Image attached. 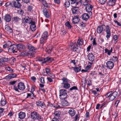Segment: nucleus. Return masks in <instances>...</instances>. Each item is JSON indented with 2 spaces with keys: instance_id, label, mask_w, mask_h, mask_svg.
<instances>
[{
  "instance_id": "dca6fc26",
  "label": "nucleus",
  "mask_w": 121,
  "mask_h": 121,
  "mask_svg": "<svg viewBox=\"0 0 121 121\" xmlns=\"http://www.w3.org/2000/svg\"><path fill=\"white\" fill-rule=\"evenodd\" d=\"M88 60L91 62H93L95 59V57L92 53H89L87 55Z\"/></svg>"
},
{
  "instance_id": "f257e3e1",
  "label": "nucleus",
  "mask_w": 121,
  "mask_h": 121,
  "mask_svg": "<svg viewBox=\"0 0 121 121\" xmlns=\"http://www.w3.org/2000/svg\"><path fill=\"white\" fill-rule=\"evenodd\" d=\"M83 43V40L82 39H79L77 42V43H74L72 45H70L71 49L73 51L78 53H79L81 50V48L79 46L82 45Z\"/></svg>"
},
{
  "instance_id": "423d86ee",
  "label": "nucleus",
  "mask_w": 121,
  "mask_h": 121,
  "mask_svg": "<svg viewBox=\"0 0 121 121\" xmlns=\"http://www.w3.org/2000/svg\"><path fill=\"white\" fill-rule=\"evenodd\" d=\"M66 92V90L63 89L60 90L59 96L60 99H65L66 98L67 96Z\"/></svg>"
},
{
  "instance_id": "13d9d810",
  "label": "nucleus",
  "mask_w": 121,
  "mask_h": 121,
  "mask_svg": "<svg viewBox=\"0 0 121 121\" xmlns=\"http://www.w3.org/2000/svg\"><path fill=\"white\" fill-rule=\"evenodd\" d=\"M113 58H112V59L114 62H115L118 60V58L117 56H113Z\"/></svg>"
},
{
  "instance_id": "f03ea898",
  "label": "nucleus",
  "mask_w": 121,
  "mask_h": 121,
  "mask_svg": "<svg viewBox=\"0 0 121 121\" xmlns=\"http://www.w3.org/2000/svg\"><path fill=\"white\" fill-rule=\"evenodd\" d=\"M31 118L32 119L33 121L37 120L38 121H43V118L41 115H40L39 113L35 111H33L31 113Z\"/></svg>"
},
{
  "instance_id": "a878e982",
  "label": "nucleus",
  "mask_w": 121,
  "mask_h": 121,
  "mask_svg": "<svg viewBox=\"0 0 121 121\" xmlns=\"http://www.w3.org/2000/svg\"><path fill=\"white\" fill-rule=\"evenodd\" d=\"M19 118L21 119H23L26 116V114L23 112H21L18 114Z\"/></svg>"
},
{
  "instance_id": "7c9ffc66",
  "label": "nucleus",
  "mask_w": 121,
  "mask_h": 121,
  "mask_svg": "<svg viewBox=\"0 0 121 121\" xmlns=\"http://www.w3.org/2000/svg\"><path fill=\"white\" fill-rule=\"evenodd\" d=\"M71 4H75L76 6L78 5L79 4L80 1L79 0H70Z\"/></svg>"
},
{
  "instance_id": "f3484780",
  "label": "nucleus",
  "mask_w": 121,
  "mask_h": 121,
  "mask_svg": "<svg viewBox=\"0 0 121 121\" xmlns=\"http://www.w3.org/2000/svg\"><path fill=\"white\" fill-rule=\"evenodd\" d=\"M27 46L28 49L30 51L33 52L32 53H34L35 54V51L36 49L35 48L30 44H28Z\"/></svg>"
},
{
  "instance_id": "5fc2aeb1",
  "label": "nucleus",
  "mask_w": 121,
  "mask_h": 121,
  "mask_svg": "<svg viewBox=\"0 0 121 121\" xmlns=\"http://www.w3.org/2000/svg\"><path fill=\"white\" fill-rule=\"evenodd\" d=\"M106 37L107 39L110 38L111 35V32H106Z\"/></svg>"
},
{
  "instance_id": "6e6552de",
  "label": "nucleus",
  "mask_w": 121,
  "mask_h": 121,
  "mask_svg": "<svg viewBox=\"0 0 121 121\" xmlns=\"http://www.w3.org/2000/svg\"><path fill=\"white\" fill-rule=\"evenodd\" d=\"M16 46L15 44H13L12 46L8 48V51L10 53L12 52L13 53H15L17 52V51H16Z\"/></svg>"
},
{
  "instance_id": "4468645a",
  "label": "nucleus",
  "mask_w": 121,
  "mask_h": 121,
  "mask_svg": "<svg viewBox=\"0 0 121 121\" xmlns=\"http://www.w3.org/2000/svg\"><path fill=\"white\" fill-rule=\"evenodd\" d=\"M105 26L104 25H102L98 26L97 28V33L99 34L101 33L104 29V27Z\"/></svg>"
},
{
  "instance_id": "774afa93",
  "label": "nucleus",
  "mask_w": 121,
  "mask_h": 121,
  "mask_svg": "<svg viewBox=\"0 0 121 121\" xmlns=\"http://www.w3.org/2000/svg\"><path fill=\"white\" fill-rule=\"evenodd\" d=\"M114 22L115 23L117 24V25L121 26V23L118 22L117 21H114Z\"/></svg>"
},
{
  "instance_id": "aec40b11",
  "label": "nucleus",
  "mask_w": 121,
  "mask_h": 121,
  "mask_svg": "<svg viewBox=\"0 0 121 121\" xmlns=\"http://www.w3.org/2000/svg\"><path fill=\"white\" fill-rule=\"evenodd\" d=\"M68 113L71 117L74 116L76 114V111L72 108H71L69 111Z\"/></svg>"
},
{
  "instance_id": "49530a36",
  "label": "nucleus",
  "mask_w": 121,
  "mask_h": 121,
  "mask_svg": "<svg viewBox=\"0 0 121 121\" xmlns=\"http://www.w3.org/2000/svg\"><path fill=\"white\" fill-rule=\"evenodd\" d=\"M45 70L46 73L48 75H50L51 74L50 70L49 68H46Z\"/></svg>"
},
{
  "instance_id": "4be33fe9",
  "label": "nucleus",
  "mask_w": 121,
  "mask_h": 121,
  "mask_svg": "<svg viewBox=\"0 0 121 121\" xmlns=\"http://www.w3.org/2000/svg\"><path fill=\"white\" fill-rule=\"evenodd\" d=\"M24 20L25 23L29 24H30L33 22L32 21L31 19L28 16L24 18Z\"/></svg>"
},
{
  "instance_id": "2eb2a0df",
  "label": "nucleus",
  "mask_w": 121,
  "mask_h": 121,
  "mask_svg": "<svg viewBox=\"0 0 121 121\" xmlns=\"http://www.w3.org/2000/svg\"><path fill=\"white\" fill-rule=\"evenodd\" d=\"M5 29L8 34H9L12 32V29L8 25H6L5 26Z\"/></svg>"
},
{
  "instance_id": "603ef678",
  "label": "nucleus",
  "mask_w": 121,
  "mask_h": 121,
  "mask_svg": "<svg viewBox=\"0 0 121 121\" xmlns=\"http://www.w3.org/2000/svg\"><path fill=\"white\" fill-rule=\"evenodd\" d=\"M6 68L11 73H13L14 72L13 69L11 68L10 67L7 66L6 67Z\"/></svg>"
},
{
  "instance_id": "c03bdc74",
  "label": "nucleus",
  "mask_w": 121,
  "mask_h": 121,
  "mask_svg": "<svg viewBox=\"0 0 121 121\" xmlns=\"http://www.w3.org/2000/svg\"><path fill=\"white\" fill-rule=\"evenodd\" d=\"M52 48L51 47L50 48L48 47L46 48V51L48 52V54H50L52 51Z\"/></svg>"
},
{
  "instance_id": "3c124183",
  "label": "nucleus",
  "mask_w": 121,
  "mask_h": 121,
  "mask_svg": "<svg viewBox=\"0 0 121 121\" xmlns=\"http://www.w3.org/2000/svg\"><path fill=\"white\" fill-rule=\"evenodd\" d=\"M96 74L95 71H92L90 74V76L91 77H93L96 75Z\"/></svg>"
},
{
  "instance_id": "7ed1b4c3",
  "label": "nucleus",
  "mask_w": 121,
  "mask_h": 121,
  "mask_svg": "<svg viewBox=\"0 0 121 121\" xmlns=\"http://www.w3.org/2000/svg\"><path fill=\"white\" fill-rule=\"evenodd\" d=\"M106 97H108L111 101L114 100L118 96V93L116 91H110L105 95Z\"/></svg>"
},
{
  "instance_id": "8fccbe9b",
  "label": "nucleus",
  "mask_w": 121,
  "mask_h": 121,
  "mask_svg": "<svg viewBox=\"0 0 121 121\" xmlns=\"http://www.w3.org/2000/svg\"><path fill=\"white\" fill-rule=\"evenodd\" d=\"M79 113L77 114L74 118V121H76L77 120H79Z\"/></svg>"
},
{
  "instance_id": "e433bc0d",
  "label": "nucleus",
  "mask_w": 121,
  "mask_h": 121,
  "mask_svg": "<svg viewBox=\"0 0 121 121\" xmlns=\"http://www.w3.org/2000/svg\"><path fill=\"white\" fill-rule=\"evenodd\" d=\"M118 36L117 35H114L112 38V40L114 41L115 43H117L118 41Z\"/></svg>"
},
{
  "instance_id": "a19ab883",
  "label": "nucleus",
  "mask_w": 121,
  "mask_h": 121,
  "mask_svg": "<svg viewBox=\"0 0 121 121\" xmlns=\"http://www.w3.org/2000/svg\"><path fill=\"white\" fill-rule=\"evenodd\" d=\"M47 39L41 37L40 39V43L41 44H43L45 43Z\"/></svg>"
},
{
  "instance_id": "052dcab7",
  "label": "nucleus",
  "mask_w": 121,
  "mask_h": 121,
  "mask_svg": "<svg viewBox=\"0 0 121 121\" xmlns=\"http://www.w3.org/2000/svg\"><path fill=\"white\" fill-rule=\"evenodd\" d=\"M78 88L77 86H74L72 87L71 88H70V89L69 90L70 91H72L73 90H77Z\"/></svg>"
},
{
  "instance_id": "9d476101",
  "label": "nucleus",
  "mask_w": 121,
  "mask_h": 121,
  "mask_svg": "<svg viewBox=\"0 0 121 121\" xmlns=\"http://www.w3.org/2000/svg\"><path fill=\"white\" fill-rule=\"evenodd\" d=\"M114 66V64L112 62L109 61L106 63V67L110 69H112Z\"/></svg>"
},
{
  "instance_id": "09e8293b",
  "label": "nucleus",
  "mask_w": 121,
  "mask_h": 121,
  "mask_svg": "<svg viewBox=\"0 0 121 121\" xmlns=\"http://www.w3.org/2000/svg\"><path fill=\"white\" fill-rule=\"evenodd\" d=\"M14 20L16 22H18L20 21L21 19L17 17H14L13 18Z\"/></svg>"
},
{
  "instance_id": "864d4df0",
  "label": "nucleus",
  "mask_w": 121,
  "mask_h": 121,
  "mask_svg": "<svg viewBox=\"0 0 121 121\" xmlns=\"http://www.w3.org/2000/svg\"><path fill=\"white\" fill-rule=\"evenodd\" d=\"M12 2L11 3L10 2H8L5 3V6L6 7H7L10 5L11 7H12Z\"/></svg>"
},
{
  "instance_id": "338daca9",
  "label": "nucleus",
  "mask_w": 121,
  "mask_h": 121,
  "mask_svg": "<svg viewBox=\"0 0 121 121\" xmlns=\"http://www.w3.org/2000/svg\"><path fill=\"white\" fill-rule=\"evenodd\" d=\"M81 84L82 85V86L83 87H85V81H81Z\"/></svg>"
},
{
  "instance_id": "6e6d98bb",
  "label": "nucleus",
  "mask_w": 121,
  "mask_h": 121,
  "mask_svg": "<svg viewBox=\"0 0 121 121\" xmlns=\"http://www.w3.org/2000/svg\"><path fill=\"white\" fill-rule=\"evenodd\" d=\"M40 82L42 84H44L45 83L44 78L42 77L40 78Z\"/></svg>"
},
{
  "instance_id": "f8f14e48",
  "label": "nucleus",
  "mask_w": 121,
  "mask_h": 121,
  "mask_svg": "<svg viewBox=\"0 0 121 121\" xmlns=\"http://www.w3.org/2000/svg\"><path fill=\"white\" fill-rule=\"evenodd\" d=\"M43 12L44 15L46 17L48 18L50 17L49 13L48 12V10L45 7L43 9Z\"/></svg>"
},
{
  "instance_id": "2f4dec72",
  "label": "nucleus",
  "mask_w": 121,
  "mask_h": 121,
  "mask_svg": "<svg viewBox=\"0 0 121 121\" xmlns=\"http://www.w3.org/2000/svg\"><path fill=\"white\" fill-rule=\"evenodd\" d=\"M61 112L60 111H55L54 114L55 115V116L57 117L58 118L60 119V117Z\"/></svg>"
},
{
  "instance_id": "cd10ccee",
  "label": "nucleus",
  "mask_w": 121,
  "mask_h": 121,
  "mask_svg": "<svg viewBox=\"0 0 121 121\" xmlns=\"http://www.w3.org/2000/svg\"><path fill=\"white\" fill-rule=\"evenodd\" d=\"M16 46L17 48L20 50H23L25 48V46L23 45L20 44H17Z\"/></svg>"
},
{
  "instance_id": "680f3d73",
  "label": "nucleus",
  "mask_w": 121,
  "mask_h": 121,
  "mask_svg": "<svg viewBox=\"0 0 121 121\" xmlns=\"http://www.w3.org/2000/svg\"><path fill=\"white\" fill-rule=\"evenodd\" d=\"M39 61L42 62V63L43 64V62L44 61V58L41 57L39 58L38 59Z\"/></svg>"
},
{
  "instance_id": "0e129e2a",
  "label": "nucleus",
  "mask_w": 121,
  "mask_h": 121,
  "mask_svg": "<svg viewBox=\"0 0 121 121\" xmlns=\"http://www.w3.org/2000/svg\"><path fill=\"white\" fill-rule=\"evenodd\" d=\"M86 83L89 86H90L92 85L91 82V81L88 80L86 81Z\"/></svg>"
},
{
  "instance_id": "20e7f679",
  "label": "nucleus",
  "mask_w": 121,
  "mask_h": 121,
  "mask_svg": "<svg viewBox=\"0 0 121 121\" xmlns=\"http://www.w3.org/2000/svg\"><path fill=\"white\" fill-rule=\"evenodd\" d=\"M25 88V85L24 83L21 82H19L17 86L16 85L13 86V89L16 91L19 92V90L23 91Z\"/></svg>"
},
{
  "instance_id": "393cba45",
  "label": "nucleus",
  "mask_w": 121,
  "mask_h": 121,
  "mask_svg": "<svg viewBox=\"0 0 121 121\" xmlns=\"http://www.w3.org/2000/svg\"><path fill=\"white\" fill-rule=\"evenodd\" d=\"M78 8L77 7H74L71 9L72 13L73 14H77L78 11Z\"/></svg>"
},
{
  "instance_id": "f704fd0d",
  "label": "nucleus",
  "mask_w": 121,
  "mask_h": 121,
  "mask_svg": "<svg viewBox=\"0 0 121 121\" xmlns=\"http://www.w3.org/2000/svg\"><path fill=\"white\" fill-rule=\"evenodd\" d=\"M0 102L1 105L2 106L5 105L6 103V101L4 98H2Z\"/></svg>"
},
{
  "instance_id": "c9c22d12",
  "label": "nucleus",
  "mask_w": 121,
  "mask_h": 121,
  "mask_svg": "<svg viewBox=\"0 0 121 121\" xmlns=\"http://www.w3.org/2000/svg\"><path fill=\"white\" fill-rule=\"evenodd\" d=\"M74 69L75 72L76 73H77L80 71L81 69V66H80L78 67H73L72 68Z\"/></svg>"
},
{
  "instance_id": "e2e57ef3",
  "label": "nucleus",
  "mask_w": 121,
  "mask_h": 121,
  "mask_svg": "<svg viewBox=\"0 0 121 121\" xmlns=\"http://www.w3.org/2000/svg\"><path fill=\"white\" fill-rule=\"evenodd\" d=\"M31 99H35L36 97V95H35L33 92H31Z\"/></svg>"
},
{
  "instance_id": "5701e85b",
  "label": "nucleus",
  "mask_w": 121,
  "mask_h": 121,
  "mask_svg": "<svg viewBox=\"0 0 121 121\" xmlns=\"http://www.w3.org/2000/svg\"><path fill=\"white\" fill-rule=\"evenodd\" d=\"M31 25L30 26V28L31 30L33 31H35L36 29V26L35 25V22H33L30 23Z\"/></svg>"
},
{
  "instance_id": "4c0bfd02",
  "label": "nucleus",
  "mask_w": 121,
  "mask_h": 121,
  "mask_svg": "<svg viewBox=\"0 0 121 121\" xmlns=\"http://www.w3.org/2000/svg\"><path fill=\"white\" fill-rule=\"evenodd\" d=\"M106 29V32H111V28L110 26H109L108 25H106V26H104Z\"/></svg>"
},
{
  "instance_id": "ea45409f",
  "label": "nucleus",
  "mask_w": 121,
  "mask_h": 121,
  "mask_svg": "<svg viewBox=\"0 0 121 121\" xmlns=\"http://www.w3.org/2000/svg\"><path fill=\"white\" fill-rule=\"evenodd\" d=\"M80 1L81 3L84 5V4H88V3L90 1V0H80Z\"/></svg>"
},
{
  "instance_id": "0eeeda50",
  "label": "nucleus",
  "mask_w": 121,
  "mask_h": 121,
  "mask_svg": "<svg viewBox=\"0 0 121 121\" xmlns=\"http://www.w3.org/2000/svg\"><path fill=\"white\" fill-rule=\"evenodd\" d=\"M86 6V11L89 13L90 15H91L92 13L91 12L93 7L91 5L89 4H84Z\"/></svg>"
},
{
  "instance_id": "b1692460",
  "label": "nucleus",
  "mask_w": 121,
  "mask_h": 121,
  "mask_svg": "<svg viewBox=\"0 0 121 121\" xmlns=\"http://www.w3.org/2000/svg\"><path fill=\"white\" fill-rule=\"evenodd\" d=\"M53 60H54V59L53 58L50 57H47L44 58V61L43 62V64L45 63L48 62H51Z\"/></svg>"
},
{
  "instance_id": "c85d7f7f",
  "label": "nucleus",
  "mask_w": 121,
  "mask_h": 121,
  "mask_svg": "<svg viewBox=\"0 0 121 121\" xmlns=\"http://www.w3.org/2000/svg\"><path fill=\"white\" fill-rule=\"evenodd\" d=\"M105 53H107V54L109 56H110L111 54V53L112 52V48H111V49L110 50H109L107 48L105 49L104 50Z\"/></svg>"
},
{
  "instance_id": "9b49d317",
  "label": "nucleus",
  "mask_w": 121,
  "mask_h": 121,
  "mask_svg": "<svg viewBox=\"0 0 121 121\" xmlns=\"http://www.w3.org/2000/svg\"><path fill=\"white\" fill-rule=\"evenodd\" d=\"M36 104L37 106L41 107L42 108H44L46 107V105L43 102L38 100L36 102Z\"/></svg>"
},
{
  "instance_id": "bf43d9fd",
  "label": "nucleus",
  "mask_w": 121,
  "mask_h": 121,
  "mask_svg": "<svg viewBox=\"0 0 121 121\" xmlns=\"http://www.w3.org/2000/svg\"><path fill=\"white\" fill-rule=\"evenodd\" d=\"M6 43L8 45V48L11 46H12L13 45L12 44V43L9 41H8Z\"/></svg>"
},
{
  "instance_id": "ddd939ff",
  "label": "nucleus",
  "mask_w": 121,
  "mask_h": 121,
  "mask_svg": "<svg viewBox=\"0 0 121 121\" xmlns=\"http://www.w3.org/2000/svg\"><path fill=\"white\" fill-rule=\"evenodd\" d=\"M80 19L78 16H74L72 19V23L73 24H76L78 23L79 22Z\"/></svg>"
},
{
  "instance_id": "de8ad7c7",
  "label": "nucleus",
  "mask_w": 121,
  "mask_h": 121,
  "mask_svg": "<svg viewBox=\"0 0 121 121\" xmlns=\"http://www.w3.org/2000/svg\"><path fill=\"white\" fill-rule=\"evenodd\" d=\"M65 7L66 8L68 7H69L70 5V3L69 1L67 0L64 4Z\"/></svg>"
},
{
  "instance_id": "39448f33",
  "label": "nucleus",
  "mask_w": 121,
  "mask_h": 121,
  "mask_svg": "<svg viewBox=\"0 0 121 121\" xmlns=\"http://www.w3.org/2000/svg\"><path fill=\"white\" fill-rule=\"evenodd\" d=\"M63 82L61 83L62 87L66 89H68L70 87V85L69 83V80L65 77L61 79Z\"/></svg>"
},
{
  "instance_id": "1a4fd4ad",
  "label": "nucleus",
  "mask_w": 121,
  "mask_h": 121,
  "mask_svg": "<svg viewBox=\"0 0 121 121\" xmlns=\"http://www.w3.org/2000/svg\"><path fill=\"white\" fill-rule=\"evenodd\" d=\"M12 7H15L16 8H20L21 6V5L20 3L18 1H14L12 2Z\"/></svg>"
},
{
  "instance_id": "bb28decb",
  "label": "nucleus",
  "mask_w": 121,
  "mask_h": 121,
  "mask_svg": "<svg viewBox=\"0 0 121 121\" xmlns=\"http://www.w3.org/2000/svg\"><path fill=\"white\" fill-rule=\"evenodd\" d=\"M116 0H110L107 2L108 5L109 6H113L115 5Z\"/></svg>"
},
{
  "instance_id": "473e14b6",
  "label": "nucleus",
  "mask_w": 121,
  "mask_h": 121,
  "mask_svg": "<svg viewBox=\"0 0 121 121\" xmlns=\"http://www.w3.org/2000/svg\"><path fill=\"white\" fill-rule=\"evenodd\" d=\"M62 105L63 106H66L69 105V103L66 100H63L61 102Z\"/></svg>"
},
{
  "instance_id": "69168bd1",
  "label": "nucleus",
  "mask_w": 121,
  "mask_h": 121,
  "mask_svg": "<svg viewBox=\"0 0 121 121\" xmlns=\"http://www.w3.org/2000/svg\"><path fill=\"white\" fill-rule=\"evenodd\" d=\"M106 106V103L105 102H104L103 103L101 104L100 108L101 109L103 108H104V107Z\"/></svg>"
},
{
  "instance_id": "79ce46f5",
  "label": "nucleus",
  "mask_w": 121,
  "mask_h": 121,
  "mask_svg": "<svg viewBox=\"0 0 121 121\" xmlns=\"http://www.w3.org/2000/svg\"><path fill=\"white\" fill-rule=\"evenodd\" d=\"M65 25L66 27L68 28V29H70L71 28L72 26L70 25L69 22L68 21L65 23Z\"/></svg>"
},
{
  "instance_id": "4d7b16f0",
  "label": "nucleus",
  "mask_w": 121,
  "mask_h": 121,
  "mask_svg": "<svg viewBox=\"0 0 121 121\" xmlns=\"http://www.w3.org/2000/svg\"><path fill=\"white\" fill-rule=\"evenodd\" d=\"M107 0H99V2L101 4H104L106 2Z\"/></svg>"
},
{
  "instance_id": "58836bf2",
  "label": "nucleus",
  "mask_w": 121,
  "mask_h": 121,
  "mask_svg": "<svg viewBox=\"0 0 121 121\" xmlns=\"http://www.w3.org/2000/svg\"><path fill=\"white\" fill-rule=\"evenodd\" d=\"M43 3L44 7H46L49 8L51 6L50 4V3H47L46 1L45 0L44 1H43Z\"/></svg>"
},
{
  "instance_id": "72a5a7b5",
  "label": "nucleus",
  "mask_w": 121,
  "mask_h": 121,
  "mask_svg": "<svg viewBox=\"0 0 121 121\" xmlns=\"http://www.w3.org/2000/svg\"><path fill=\"white\" fill-rule=\"evenodd\" d=\"M17 76V75L15 73L11 74L7 76V78L9 79H11Z\"/></svg>"
},
{
  "instance_id": "37998d69",
  "label": "nucleus",
  "mask_w": 121,
  "mask_h": 121,
  "mask_svg": "<svg viewBox=\"0 0 121 121\" xmlns=\"http://www.w3.org/2000/svg\"><path fill=\"white\" fill-rule=\"evenodd\" d=\"M48 34V32L47 31H45L43 33L42 37L47 39Z\"/></svg>"
},
{
  "instance_id": "a18cd8bd",
  "label": "nucleus",
  "mask_w": 121,
  "mask_h": 121,
  "mask_svg": "<svg viewBox=\"0 0 121 121\" xmlns=\"http://www.w3.org/2000/svg\"><path fill=\"white\" fill-rule=\"evenodd\" d=\"M1 61L3 62H7L9 61V59L8 58L5 57H2L0 59Z\"/></svg>"
},
{
  "instance_id": "a211bd4d",
  "label": "nucleus",
  "mask_w": 121,
  "mask_h": 121,
  "mask_svg": "<svg viewBox=\"0 0 121 121\" xmlns=\"http://www.w3.org/2000/svg\"><path fill=\"white\" fill-rule=\"evenodd\" d=\"M21 55L24 56H34V53H32L31 52L28 53L27 51H24L21 53Z\"/></svg>"
},
{
  "instance_id": "412c9836",
  "label": "nucleus",
  "mask_w": 121,
  "mask_h": 121,
  "mask_svg": "<svg viewBox=\"0 0 121 121\" xmlns=\"http://www.w3.org/2000/svg\"><path fill=\"white\" fill-rule=\"evenodd\" d=\"M11 16L9 14L5 15L4 16V20L7 22H9L11 20Z\"/></svg>"
},
{
  "instance_id": "6ab92c4d",
  "label": "nucleus",
  "mask_w": 121,
  "mask_h": 121,
  "mask_svg": "<svg viewBox=\"0 0 121 121\" xmlns=\"http://www.w3.org/2000/svg\"><path fill=\"white\" fill-rule=\"evenodd\" d=\"M82 19L84 21H87L89 18L90 16L87 13H84L81 16Z\"/></svg>"
},
{
  "instance_id": "c756f323",
  "label": "nucleus",
  "mask_w": 121,
  "mask_h": 121,
  "mask_svg": "<svg viewBox=\"0 0 121 121\" xmlns=\"http://www.w3.org/2000/svg\"><path fill=\"white\" fill-rule=\"evenodd\" d=\"M93 64V62H88V64L86 67L85 69L88 70L90 69L91 67V65Z\"/></svg>"
}]
</instances>
